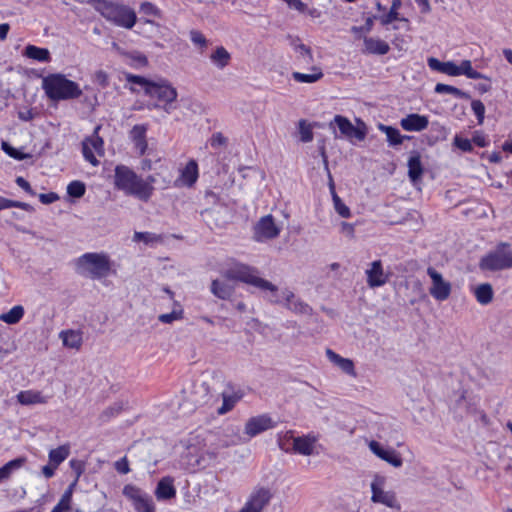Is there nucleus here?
Returning <instances> with one entry per match:
<instances>
[{"label":"nucleus","mask_w":512,"mask_h":512,"mask_svg":"<svg viewBox=\"0 0 512 512\" xmlns=\"http://www.w3.org/2000/svg\"><path fill=\"white\" fill-rule=\"evenodd\" d=\"M114 184L118 190L123 191L126 195L133 196L143 202L149 201L154 191V187H150L149 183H144V179L125 165L116 166Z\"/></svg>","instance_id":"f257e3e1"},{"label":"nucleus","mask_w":512,"mask_h":512,"mask_svg":"<svg viewBox=\"0 0 512 512\" xmlns=\"http://www.w3.org/2000/svg\"><path fill=\"white\" fill-rule=\"evenodd\" d=\"M89 3L104 18L117 26L131 29L136 23L135 11L126 5L110 0H89Z\"/></svg>","instance_id":"f03ea898"},{"label":"nucleus","mask_w":512,"mask_h":512,"mask_svg":"<svg viewBox=\"0 0 512 512\" xmlns=\"http://www.w3.org/2000/svg\"><path fill=\"white\" fill-rule=\"evenodd\" d=\"M42 88L47 97L53 101L76 99L82 95L79 85L60 73L49 74L44 77Z\"/></svg>","instance_id":"7ed1b4c3"},{"label":"nucleus","mask_w":512,"mask_h":512,"mask_svg":"<svg viewBox=\"0 0 512 512\" xmlns=\"http://www.w3.org/2000/svg\"><path fill=\"white\" fill-rule=\"evenodd\" d=\"M76 272L90 279H102L111 271V260L106 253L89 252L81 255L75 263Z\"/></svg>","instance_id":"20e7f679"},{"label":"nucleus","mask_w":512,"mask_h":512,"mask_svg":"<svg viewBox=\"0 0 512 512\" xmlns=\"http://www.w3.org/2000/svg\"><path fill=\"white\" fill-rule=\"evenodd\" d=\"M258 270L245 264H236L227 269L223 276L227 280H236L257 287L261 290L277 292L278 288L271 282L258 276Z\"/></svg>","instance_id":"39448f33"},{"label":"nucleus","mask_w":512,"mask_h":512,"mask_svg":"<svg viewBox=\"0 0 512 512\" xmlns=\"http://www.w3.org/2000/svg\"><path fill=\"white\" fill-rule=\"evenodd\" d=\"M482 271L496 272L512 268V249L508 242H500L495 250L490 251L479 261Z\"/></svg>","instance_id":"423d86ee"},{"label":"nucleus","mask_w":512,"mask_h":512,"mask_svg":"<svg viewBox=\"0 0 512 512\" xmlns=\"http://www.w3.org/2000/svg\"><path fill=\"white\" fill-rule=\"evenodd\" d=\"M147 96L157 100V102L152 105L154 109L161 108L167 114H170L176 108L175 102L178 97V92L168 80L160 79L155 81L148 89Z\"/></svg>","instance_id":"0eeeda50"},{"label":"nucleus","mask_w":512,"mask_h":512,"mask_svg":"<svg viewBox=\"0 0 512 512\" xmlns=\"http://www.w3.org/2000/svg\"><path fill=\"white\" fill-rule=\"evenodd\" d=\"M220 379L213 374H204L194 381L190 392V400L198 406L207 404L217 391Z\"/></svg>","instance_id":"6e6552de"},{"label":"nucleus","mask_w":512,"mask_h":512,"mask_svg":"<svg viewBox=\"0 0 512 512\" xmlns=\"http://www.w3.org/2000/svg\"><path fill=\"white\" fill-rule=\"evenodd\" d=\"M385 484L383 476L376 475L371 483V501L373 503L383 504L396 511L401 510V505L397 500L396 493L393 491H385L382 486Z\"/></svg>","instance_id":"1a4fd4ad"},{"label":"nucleus","mask_w":512,"mask_h":512,"mask_svg":"<svg viewBox=\"0 0 512 512\" xmlns=\"http://www.w3.org/2000/svg\"><path fill=\"white\" fill-rule=\"evenodd\" d=\"M334 124L338 127L341 135L347 139L355 138L359 141H362L366 137V125L360 119H357V126H354L348 118L342 115H336L333 121L330 122V128H334Z\"/></svg>","instance_id":"9d476101"},{"label":"nucleus","mask_w":512,"mask_h":512,"mask_svg":"<svg viewBox=\"0 0 512 512\" xmlns=\"http://www.w3.org/2000/svg\"><path fill=\"white\" fill-rule=\"evenodd\" d=\"M427 274L431 278L430 295L440 302L447 300L452 291L451 283L444 280L442 274L431 266L427 268Z\"/></svg>","instance_id":"9b49d317"},{"label":"nucleus","mask_w":512,"mask_h":512,"mask_svg":"<svg viewBox=\"0 0 512 512\" xmlns=\"http://www.w3.org/2000/svg\"><path fill=\"white\" fill-rule=\"evenodd\" d=\"M123 494L132 501L137 512H154L155 506L150 496L143 493L138 487L128 484L123 488Z\"/></svg>","instance_id":"f8f14e48"},{"label":"nucleus","mask_w":512,"mask_h":512,"mask_svg":"<svg viewBox=\"0 0 512 512\" xmlns=\"http://www.w3.org/2000/svg\"><path fill=\"white\" fill-rule=\"evenodd\" d=\"M100 126L95 127L93 134L90 137L85 138L82 142V153L86 161L91 163L93 166H97L99 161L97 160L95 153L98 155L104 154V142L103 139L98 135Z\"/></svg>","instance_id":"ddd939ff"},{"label":"nucleus","mask_w":512,"mask_h":512,"mask_svg":"<svg viewBox=\"0 0 512 512\" xmlns=\"http://www.w3.org/2000/svg\"><path fill=\"white\" fill-rule=\"evenodd\" d=\"M280 228L275 224L272 215L260 218L254 227V239L258 242L278 237Z\"/></svg>","instance_id":"4468645a"},{"label":"nucleus","mask_w":512,"mask_h":512,"mask_svg":"<svg viewBox=\"0 0 512 512\" xmlns=\"http://www.w3.org/2000/svg\"><path fill=\"white\" fill-rule=\"evenodd\" d=\"M369 449L381 460L389 463L395 468H399L403 464V460L399 452L393 448L385 449L379 442L372 440L369 442Z\"/></svg>","instance_id":"2eb2a0df"},{"label":"nucleus","mask_w":512,"mask_h":512,"mask_svg":"<svg viewBox=\"0 0 512 512\" xmlns=\"http://www.w3.org/2000/svg\"><path fill=\"white\" fill-rule=\"evenodd\" d=\"M275 426V422L267 414L258 415L250 418L245 424V433L254 437Z\"/></svg>","instance_id":"dca6fc26"},{"label":"nucleus","mask_w":512,"mask_h":512,"mask_svg":"<svg viewBox=\"0 0 512 512\" xmlns=\"http://www.w3.org/2000/svg\"><path fill=\"white\" fill-rule=\"evenodd\" d=\"M270 498V491L265 488H260L251 494L249 500L240 512H262L263 508L269 503Z\"/></svg>","instance_id":"f3484780"},{"label":"nucleus","mask_w":512,"mask_h":512,"mask_svg":"<svg viewBox=\"0 0 512 512\" xmlns=\"http://www.w3.org/2000/svg\"><path fill=\"white\" fill-rule=\"evenodd\" d=\"M367 285L370 288L381 287L388 281V275L384 273L382 262L375 260L370 264V268L366 270Z\"/></svg>","instance_id":"a211bd4d"},{"label":"nucleus","mask_w":512,"mask_h":512,"mask_svg":"<svg viewBox=\"0 0 512 512\" xmlns=\"http://www.w3.org/2000/svg\"><path fill=\"white\" fill-rule=\"evenodd\" d=\"M293 440V452L304 456H310L314 454L315 443L318 441V437L313 434H308L299 437H292Z\"/></svg>","instance_id":"6ab92c4d"},{"label":"nucleus","mask_w":512,"mask_h":512,"mask_svg":"<svg viewBox=\"0 0 512 512\" xmlns=\"http://www.w3.org/2000/svg\"><path fill=\"white\" fill-rule=\"evenodd\" d=\"M221 396L223 402L222 405L217 409V413L219 415H224L231 411L235 407V405L243 398L244 392L241 389H231L230 392H221Z\"/></svg>","instance_id":"aec40b11"},{"label":"nucleus","mask_w":512,"mask_h":512,"mask_svg":"<svg viewBox=\"0 0 512 512\" xmlns=\"http://www.w3.org/2000/svg\"><path fill=\"white\" fill-rule=\"evenodd\" d=\"M326 356L330 362H332L334 365H336L344 373H346L347 375L352 376L354 378L357 377V373L355 371V366L351 359L344 358L331 349L326 350Z\"/></svg>","instance_id":"412c9836"},{"label":"nucleus","mask_w":512,"mask_h":512,"mask_svg":"<svg viewBox=\"0 0 512 512\" xmlns=\"http://www.w3.org/2000/svg\"><path fill=\"white\" fill-rule=\"evenodd\" d=\"M428 118L420 114H409L401 119L400 125L406 131H422L428 127Z\"/></svg>","instance_id":"4be33fe9"},{"label":"nucleus","mask_w":512,"mask_h":512,"mask_svg":"<svg viewBox=\"0 0 512 512\" xmlns=\"http://www.w3.org/2000/svg\"><path fill=\"white\" fill-rule=\"evenodd\" d=\"M408 176L413 184H417L424 173L419 152L413 151L408 159Z\"/></svg>","instance_id":"5701e85b"},{"label":"nucleus","mask_w":512,"mask_h":512,"mask_svg":"<svg viewBox=\"0 0 512 512\" xmlns=\"http://www.w3.org/2000/svg\"><path fill=\"white\" fill-rule=\"evenodd\" d=\"M155 496L159 501L170 500L176 496V489L171 477H164L158 482Z\"/></svg>","instance_id":"b1692460"},{"label":"nucleus","mask_w":512,"mask_h":512,"mask_svg":"<svg viewBox=\"0 0 512 512\" xmlns=\"http://www.w3.org/2000/svg\"><path fill=\"white\" fill-rule=\"evenodd\" d=\"M146 132L147 127L145 125H135L130 131V138L140 155H144L148 148Z\"/></svg>","instance_id":"393cba45"},{"label":"nucleus","mask_w":512,"mask_h":512,"mask_svg":"<svg viewBox=\"0 0 512 512\" xmlns=\"http://www.w3.org/2000/svg\"><path fill=\"white\" fill-rule=\"evenodd\" d=\"M428 66L431 70L438 71L449 76H459L460 71L458 65L452 61L441 62L437 58L430 57L427 60Z\"/></svg>","instance_id":"a878e982"},{"label":"nucleus","mask_w":512,"mask_h":512,"mask_svg":"<svg viewBox=\"0 0 512 512\" xmlns=\"http://www.w3.org/2000/svg\"><path fill=\"white\" fill-rule=\"evenodd\" d=\"M198 178V166L194 160H190L186 166L182 169L179 179L175 181L178 185L181 182L182 185L191 187Z\"/></svg>","instance_id":"bb28decb"},{"label":"nucleus","mask_w":512,"mask_h":512,"mask_svg":"<svg viewBox=\"0 0 512 512\" xmlns=\"http://www.w3.org/2000/svg\"><path fill=\"white\" fill-rule=\"evenodd\" d=\"M390 46L387 42L372 37L364 38V53L385 55L389 52Z\"/></svg>","instance_id":"cd10ccee"},{"label":"nucleus","mask_w":512,"mask_h":512,"mask_svg":"<svg viewBox=\"0 0 512 512\" xmlns=\"http://www.w3.org/2000/svg\"><path fill=\"white\" fill-rule=\"evenodd\" d=\"M231 59V54L223 46H217L210 55V61L220 70L226 68L230 64Z\"/></svg>","instance_id":"c85d7f7f"},{"label":"nucleus","mask_w":512,"mask_h":512,"mask_svg":"<svg viewBox=\"0 0 512 512\" xmlns=\"http://www.w3.org/2000/svg\"><path fill=\"white\" fill-rule=\"evenodd\" d=\"M211 292L214 296L222 300H228L234 293V286L225 281L215 279L211 283Z\"/></svg>","instance_id":"c756f323"},{"label":"nucleus","mask_w":512,"mask_h":512,"mask_svg":"<svg viewBox=\"0 0 512 512\" xmlns=\"http://www.w3.org/2000/svg\"><path fill=\"white\" fill-rule=\"evenodd\" d=\"M63 345L72 349H79L82 345V332L76 330H67L60 333Z\"/></svg>","instance_id":"7c9ffc66"},{"label":"nucleus","mask_w":512,"mask_h":512,"mask_svg":"<svg viewBox=\"0 0 512 512\" xmlns=\"http://www.w3.org/2000/svg\"><path fill=\"white\" fill-rule=\"evenodd\" d=\"M290 40V45L293 47L295 52L299 53V58L306 64H309L313 61V55L310 47L306 46L303 43H300L299 38H294L292 36H288Z\"/></svg>","instance_id":"2f4dec72"},{"label":"nucleus","mask_w":512,"mask_h":512,"mask_svg":"<svg viewBox=\"0 0 512 512\" xmlns=\"http://www.w3.org/2000/svg\"><path fill=\"white\" fill-rule=\"evenodd\" d=\"M379 129L386 134L387 141L391 146L400 145L405 139H410V136L401 135L399 130L392 126L379 124Z\"/></svg>","instance_id":"473e14b6"},{"label":"nucleus","mask_w":512,"mask_h":512,"mask_svg":"<svg viewBox=\"0 0 512 512\" xmlns=\"http://www.w3.org/2000/svg\"><path fill=\"white\" fill-rule=\"evenodd\" d=\"M75 485H76V480L68 486V488L65 490V492L61 496V499L56 504V506L52 509L51 512H68L70 510V504L72 501V494H73Z\"/></svg>","instance_id":"72a5a7b5"},{"label":"nucleus","mask_w":512,"mask_h":512,"mask_svg":"<svg viewBox=\"0 0 512 512\" xmlns=\"http://www.w3.org/2000/svg\"><path fill=\"white\" fill-rule=\"evenodd\" d=\"M312 73L293 72L292 77L295 81L301 83H314L323 77L322 70L319 67L313 66Z\"/></svg>","instance_id":"f704fd0d"},{"label":"nucleus","mask_w":512,"mask_h":512,"mask_svg":"<svg viewBox=\"0 0 512 512\" xmlns=\"http://www.w3.org/2000/svg\"><path fill=\"white\" fill-rule=\"evenodd\" d=\"M24 55L28 58L37 60L39 62H49L50 53L46 48H40L34 45H28L25 48Z\"/></svg>","instance_id":"c9c22d12"},{"label":"nucleus","mask_w":512,"mask_h":512,"mask_svg":"<svg viewBox=\"0 0 512 512\" xmlns=\"http://www.w3.org/2000/svg\"><path fill=\"white\" fill-rule=\"evenodd\" d=\"M475 297L480 304H489L493 299L492 286L489 283L480 284L475 289Z\"/></svg>","instance_id":"e433bc0d"},{"label":"nucleus","mask_w":512,"mask_h":512,"mask_svg":"<svg viewBox=\"0 0 512 512\" xmlns=\"http://www.w3.org/2000/svg\"><path fill=\"white\" fill-rule=\"evenodd\" d=\"M70 453L69 446L62 445L49 452V462L58 467Z\"/></svg>","instance_id":"4c0bfd02"},{"label":"nucleus","mask_w":512,"mask_h":512,"mask_svg":"<svg viewBox=\"0 0 512 512\" xmlns=\"http://www.w3.org/2000/svg\"><path fill=\"white\" fill-rule=\"evenodd\" d=\"M24 315V308L21 305L14 306L7 313L0 315V320L7 324L18 323Z\"/></svg>","instance_id":"58836bf2"},{"label":"nucleus","mask_w":512,"mask_h":512,"mask_svg":"<svg viewBox=\"0 0 512 512\" xmlns=\"http://www.w3.org/2000/svg\"><path fill=\"white\" fill-rule=\"evenodd\" d=\"M434 91L438 94H444V93L452 94L455 97L462 98V99L470 98V95L468 93L458 89L457 87L447 85V84H442V83L436 84Z\"/></svg>","instance_id":"ea45409f"},{"label":"nucleus","mask_w":512,"mask_h":512,"mask_svg":"<svg viewBox=\"0 0 512 512\" xmlns=\"http://www.w3.org/2000/svg\"><path fill=\"white\" fill-rule=\"evenodd\" d=\"M458 69L460 71V75H465L466 77H468L470 79L477 80V79H485L486 78L482 73H480L472 68V64H471L470 60H463L461 62V64L458 66Z\"/></svg>","instance_id":"a19ab883"},{"label":"nucleus","mask_w":512,"mask_h":512,"mask_svg":"<svg viewBox=\"0 0 512 512\" xmlns=\"http://www.w3.org/2000/svg\"><path fill=\"white\" fill-rule=\"evenodd\" d=\"M124 409L122 402H115L111 406L107 407L99 416L101 422H107L113 417L119 415Z\"/></svg>","instance_id":"79ce46f5"},{"label":"nucleus","mask_w":512,"mask_h":512,"mask_svg":"<svg viewBox=\"0 0 512 512\" xmlns=\"http://www.w3.org/2000/svg\"><path fill=\"white\" fill-rule=\"evenodd\" d=\"M285 307L296 314L310 315L312 313V308L299 299H295L291 303H285Z\"/></svg>","instance_id":"37998d69"},{"label":"nucleus","mask_w":512,"mask_h":512,"mask_svg":"<svg viewBox=\"0 0 512 512\" xmlns=\"http://www.w3.org/2000/svg\"><path fill=\"white\" fill-rule=\"evenodd\" d=\"M125 79L128 83L139 85L143 88L144 93L147 95V91L155 81L148 80L147 78L134 74H126Z\"/></svg>","instance_id":"c03bdc74"},{"label":"nucleus","mask_w":512,"mask_h":512,"mask_svg":"<svg viewBox=\"0 0 512 512\" xmlns=\"http://www.w3.org/2000/svg\"><path fill=\"white\" fill-rule=\"evenodd\" d=\"M40 394L32 391H21L17 395V400L22 405H30L40 402Z\"/></svg>","instance_id":"a18cd8bd"},{"label":"nucleus","mask_w":512,"mask_h":512,"mask_svg":"<svg viewBox=\"0 0 512 512\" xmlns=\"http://www.w3.org/2000/svg\"><path fill=\"white\" fill-rule=\"evenodd\" d=\"M400 5L401 0H392V5L391 8H389L388 14L380 18L382 25H388L398 19L397 9L400 7Z\"/></svg>","instance_id":"49530a36"},{"label":"nucleus","mask_w":512,"mask_h":512,"mask_svg":"<svg viewBox=\"0 0 512 512\" xmlns=\"http://www.w3.org/2000/svg\"><path fill=\"white\" fill-rule=\"evenodd\" d=\"M300 140L304 143L311 142L313 140V131L310 124L306 120H300L298 123Z\"/></svg>","instance_id":"de8ad7c7"},{"label":"nucleus","mask_w":512,"mask_h":512,"mask_svg":"<svg viewBox=\"0 0 512 512\" xmlns=\"http://www.w3.org/2000/svg\"><path fill=\"white\" fill-rule=\"evenodd\" d=\"M86 187L81 181H72L67 186V193L74 198H80L85 194Z\"/></svg>","instance_id":"09e8293b"},{"label":"nucleus","mask_w":512,"mask_h":512,"mask_svg":"<svg viewBox=\"0 0 512 512\" xmlns=\"http://www.w3.org/2000/svg\"><path fill=\"white\" fill-rule=\"evenodd\" d=\"M332 196H333V203H334V208L336 210V212L343 218H348L350 217L351 215V212H350V209L348 206H346L342 200L340 199V197L333 191L332 193Z\"/></svg>","instance_id":"8fccbe9b"},{"label":"nucleus","mask_w":512,"mask_h":512,"mask_svg":"<svg viewBox=\"0 0 512 512\" xmlns=\"http://www.w3.org/2000/svg\"><path fill=\"white\" fill-rule=\"evenodd\" d=\"M183 309L179 308L177 310H173L170 313L161 314L158 316V320L165 324H171L176 320L183 319Z\"/></svg>","instance_id":"3c124183"},{"label":"nucleus","mask_w":512,"mask_h":512,"mask_svg":"<svg viewBox=\"0 0 512 512\" xmlns=\"http://www.w3.org/2000/svg\"><path fill=\"white\" fill-rule=\"evenodd\" d=\"M1 147L6 154H8L10 157L16 160H23L29 157L28 154L20 152L16 148L12 147L8 142L3 141Z\"/></svg>","instance_id":"603ef678"},{"label":"nucleus","mask_w":512,"mask_h":512,"mask_svg":"<svg viewBox=\"0 0 512 512\" xmlns=\"http://www.w3.org/2000/svg\"><path fill=\"white\" fill-rule=\"evenodd\" d=\"M190 40L195 46H199L200 48H206L208 46V40L198 30H191L190 31Z\"/></svg>","instance_id":"864d4df0"},{"label":"nucleus","mask_w":512,"mask_h":512,"mask_svg":"<svg viewBox=\"0 0 512 512\" xmlns=\"http://www.w3.org/2000/svg\"><path fill=\"white\" fill-rule=\"evenodd\" d=\"M453 144L463 152H471L473 150L472 143L469 139L463 138L459 135H456L453 140Z\"/></svg>","instance_id":"5fc2aeb1"},{"label":"nucleus","mask_w":512,"mask_h":512,"mask_svg":"<svg viewBox=\"0 0 512 512\" xmlns=\"http://www.w3.org/2000/svg\"><path fill=\"white\" fill-rule=\"evenodd\" d=\"M471 108L477 117L478 123L482 124L485 114L484 104L480 100H473L471 103Z\"/></svg>","instance_id":"6e6d98bb"},{"label":"nucleus","mask_w":512,"mask_h":512,"mask_svg":"<svg viewBox=\"0 0 512 512\" xmlns=\"http://www.w3.org/2000/svg\"><path fill=\"white\" fill-rule=\"evenodd\" d=\"M210 144L213 148L224 146L227 144V138L220 132L214 133L210 138Z\"/></svg>","instance_id":"4d7b16f0"},{"label":"nucleus","mask_w":512,"mask_h":512,"mask_svg":"<svg viewBox=\"0 0 512 512\" xmlns=\"http://www.w3.org/2000/svg\"><path fill=\"white\" fill-rule=\"evenodd\" d=\"M94 81L104 88L109 84L108 74L103 70H98L94 74Z\"/></svg>","instance_id":"13d9d810"},{"label":"nucleus","mask_w":512,"mask_h":512,"mask_svg":"<svg viewBox=\"0 0 512 512\" xmlns=\"http://www.w3.org/2000/svg\"><path fill=\"white\" fill-rule=\"evenodd\" d=\"M140 12L145 15L158 16V9L150 2H144L140 6Z\"/></svg>","instance_id":"bf43d9fd"},{"label":"nucleus","mask_w":512,"mask_h":512,"mask_svg":"<svg viewBox=\"0 0 512 512\" xmlns=\"http://www.w3.org/2000/svg\"><path fill=\"white\" fill-rule=\"evenodd\" d=\"M115 469L120 474H127L130 472L129 463L126 457L121 458L115 462Z\"/></svg>","instance_id":"052dcab7"},{"label":"nucleus","mask_w":512,"mask_h":512,"mask_svg":"<svg viewBox=\"0 0 512 512\" xmlns=\"http://www.w3.org/2000/svg\"><path fill=\"white\" fill-rule=\"evenodd\" d=\"M15 182L20 188H22L24 191H26L30 195H32V196L36 195V192L32 189L30 183L27 180H25L23 177H21V176L17 177Z\"/></svg>","instance_id":"680f3d73"},{"label":"nucleus","mask_w":512,"mask_h":512,"mask_svg":"<svg viewBox=\"0 0 512 512\" xmlns=\"http://www.w3.org/2000/svg\"><path fill=\"white\" fill-rule=\"evenodd\" d=\"M7 206H8V208H12V207L21 208V209H23V210H25L27 212H33L34 211L33 206H31L30 204L25 203V202L10 200V199H8Z\"/></svg>","instance_id":"e2e57ef3"},{"label":"nucleus","mask_w":512,"mask_h":512,"mask_svg":"<svg viewBox=\"0 0 512 512\" xmlns=\"http://www.w3.org/2000/svg\"><path fill=\"white\" fill-rule=\"evenodd\" d=\"M58 199H59L58 194H56L54 192L42 193L39 195V200L43 204H51V203L56 202Z\"/></svg>","instance_id":"0e129e2a"},{"label":"nucleus","mask_w":512,"mask_h":512,"mask_svg":"<svg viewBox=\"0 0 512 512\" xmlns=\"http://www.w3.org/2000/svg\"><path fill=\"white\" fill-rule=\"evenodd\" d=\"M25 462H26V458L19 457V458H16V459H13V460L7 462L6 464L9 467V469L13 472L14 470L22 467Z\"/></svg>","instance_id":"69168bd1"},{"label":"nucleus","mask_w":512,"mask_h":512,"mask_svg":"<svg viewBox=\"0 0 512 512\" xmlns=\"http://www.w3.org/2000/svg\"><path fill=\"white\" fill-rule=\"evenodd\" d=\"M290 8H293L299 12L306 10V5L301 0H284Z\"/></svg>","instance_id":"338daca9"},{"label":"nucleus","mask_w":512,"mask_h":512,"mask_svg":"<svg viewBox=\"0 0 512 512\" xmlns=\"http://www.w3.org/2000/svg\"><path fill=\"white\" fill-rule=\"evenodd\" d=\"M354 225L351 224V223H347V222H342L341 223V232L343 234H345L347 237L349 238H353L354 237Z\"/></svg>","instance_id":"774afa93"}]
</instances>
